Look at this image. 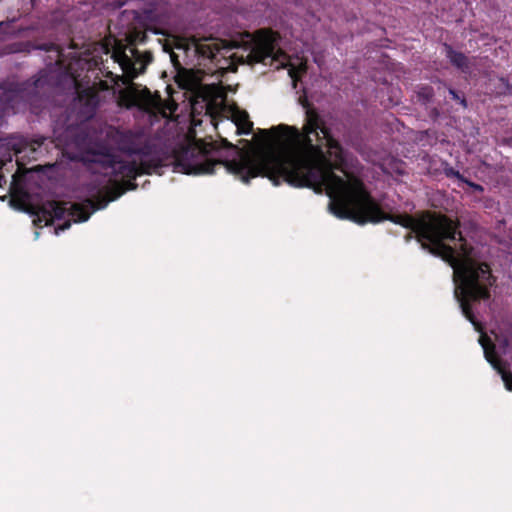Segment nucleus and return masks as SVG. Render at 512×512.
Wrapping results in <instances>:
<instances>
[{
	"label": "nucleus",
	"instance_id": "obj_11",
	"mask_svg": "<svg viewBox=\"0 0 512 512\" xmlns=\"http://www.w3.org/2000/svg\"><path fill=\"white\" fill-rule=\"evenodd\" d=\"M443 49L446 58L452 66L460 70L462 73L470 72L471 62L468 56L463 52L454 50V48L448 43L443 44Z\"/></svg>",
	"mask_w": 512,
	"mask_h": 512
},
{
	"label": "nucleus",
	"instance_id": "obj_17",
	"mask_svg": "<svg viewBox=\"0 0 512 512\" xmlns=\"http://www.w3.org/2000/svg\"><path fill=\"white\" fill-rule=\"evenodd\" d=\"M253 129V123L248 119V117L246 116V118L241 121L240 123L237 124V130H236V133L241 135V134H250L251 131Z\"/></svg>",
	"mask_w": 512,
	"mask_h": 512
},
{
	"label": "nucleus",
	"instance_id": "obj_5",
	"mask_svg": "<svg viewBox=\"0 0 512 512\" xmlns=\"http://www.w3.org/2000/svg\"><path fill=\"white\" fill-rule=\"evenodd\" d=\"M8 100L14 113L29 110L39 115L47 103V80L39 77L22 83L8 96Z\"/></svg>",
	"mask_w": 512,
	"mask_h": 512
},
{
	"label": "nucleus",
	"instance_id": "obj_24",
	"mask_svg": "<svg viewBox=\"0 0 512 512\" xmlns=\"http://www.w3.org/2000/svg\"><path fill=\"white\" fill-rule=\"evenodd\" d=\"M4 184H6V178L0 174V187H3Z\"/></svg>",
	"mask_w": 512,
	"mask_h": 512
},
{
	"label": "nucleus",
	"instance_id": "obj_4",
	"mask_svg": "<svg viewBox=\"0 0 512 512\" xmlns=\"http://www.w3.org/2000/svg\"><path fill=\"white\" fill-rule=\"evenodd\" d=\"M277 39L276 33L271 30H259L256 32L255 37L244 42L242 52H234L227 55L231 48H223L224 53L220 50L217 52L210 51L209 57L213 60L217 59L220 54L223 57H228L232 60L233 64H248L255 65L258 63L266 64L267 60L271 63L279 60L285 54L280 50H276Z\"/></svg>",
	"mask_w": 512,
	"mask_h": 512
},
{
	"label": "nucleus",
	"instance_id": "obj_19",
	"mask_svg": "<svg viewBox=\"0 0 512 512\" xmlns=\"http://www.w3.org/2000/svg\"><path fill=\"white\" fill-rule=\"evenodd\" d=\"M449 94L451 96V98L455 101H459V103L463 106V107H467V101L465 99V97L463 95H460L458 91H456L455 89L453 88H450L449 89Z\"/></svg>",
	"mask_w": 512,
	"mask_h": 512
},
{
	"label": "nucleus",
	"instance_id": "obj_27",
	"mask_svg": "<svg viewBox=\"0 0 512 512\" xmlns=\"http://www.w3.org/2000/svg\"><path fill=\"white\" fill-rule=\"evenodd\" d=\"M13 182L16 180V174H14L13 176Z\"/></svg>",
	"mask_w": 512,
	"mask_h": 512
},
{
	"label": "nucleus",
	"instance_id": "obj_8",
	"mask_svg": "<svg viewBox=\"0 0 512 512\" xmlns=\"http://www.w3.org/2000/svg\"><path fill=\"white\" fill-rule=\"evenodd\" d=\"M479 342L483 347L484 357L487 362L501 375L506 389L512 391V372L509 370L510 364L498 357L495 345L486 335H481Z\"/></svg>",
	"mask_w": 512,
	"mask_h": 512
},
{
	"label": "nucleus",
	"instance_id": "obj_2",
	"mask_svg": "<svg viewBox=\"0 0 512 512\" xmlns=\"http://www.w3.org/2000/svg\"><path fill=\"white\" fill-rule=\"evenodd\" d=\"M387 220L409 229L407 240L414 234L423 249L441 257L453 268L457 283L455 294L462 313L480 331L482 327L476 320L471 302L489 299L495 278L487 263H479L471 258L472 248L459 230V222L431 211L422 212L417 217L386 212Z\"/></svg>",
	"mask_w": 512,
	"mask_h": 512
},
{
	"label": "nucleus",
	"instance_id": "obj_16",
	"mask_svg": "<svg viewBox=\"0 0 512 512\" xmlns=\"http://www.w3.org/2000/svg\"><path fill=\"white\" fill-rule=\"evenodd\" d=\"M443 173L448 178H457L459 181H464V176L452 166H450L447 162L443 164Z\"/></svg>",
	"mask_w": 512,
	"mask_h": 512
},
{
	"label": "nucleus",
	"instance_id": "obj_20",
	"mask_svg": "<svg viewBox=\"0 0 512 512\" xmlns=\"http://www.w3.org/2000/svg\"><path fill=\"white\" fill-rule=\"evenodd\" d=\"M463 183H465L466 185H468L470 188H472L474 191L476 192H479V193H482L484 191V188L482 185L480 184H477L475 182H472L470 181L469 179L467 178H464V181Z\"/></svg>",
	"mask_w": 512,
	"mask_h": 512
},
{
	"label": "nucleus",
	"instance_id": "obj_1",
	"mask_svg": "<svg viewBox=\"0 0 512 512\" xmlns=\"http://www.w3.org/2000/svg\"><path fill=\"white\" fill-rule=\"evenodd\" d=\"M278 131H286L291 142L281 152L254 156L223 138L220 143L200 139L174 150V169L187 175H208L216 166H224L245 184L261 176L278 186L283 179L291 186L311 188L316 193L325 190L331 212L340 219L358 224L384 220V211L359 178L349 173H345L346 178L335 174V170H342L339 163L343 161V147L316 109L306 110L301 130L280 124L270 130L260 129L259 134L270 142V134Z\"/></svg>",
	"mask_w": 512,
	"mask_h": 512
},
{
	"label": "nucleus",
	"instance_id": "obj_21",
	"mask_svg": "<svg viewBox=\"0 0 512 512\" xmlns=\"http://www.w3.org/2000/svg\"><path fill=\"white\" fill-rule=\"evenodd\" d=\"M70 226H71V222H70V220H67L61 226H59V229L64 231V230L70 228Z\"/></svg>",
	"mask_w": 512,
	"mask_h": 512
},
{
	"label": "nucleus",
	"instance_id": "obj_9",
	"mask_svg": "<svg viewBox=\"0 0 512 512\" xmlns=\"http://www.w3.org/2000/svg\"><path fill=\"white\" fill-rule=\"evenodd\" d=\"M135 180L125 179L123 182L116 181L111 186L106 187L105 194H99L95 200L88 201L91 204L92 211L104 209L109 202L117 200L127 190H135L138 186Z\"/></svg>",
	"mask_w": 512,
	"mask_h": 512
},
{
	"label": "nucleus",
	"instance_id": "obj_14",
	"mask_svg": "<svg viewBox=\"0 0 512 512\" xmlns=\"http://www.w3.org/2000/svg\"><path fill=\"white\" fill-rule=\"evenodd\" d=\"M494 88L498 95H512V83L506 77L497 78Z\"/></svg>",
	"mask_w": 512,
	"mask_h": 512
},
{
	"label": "nucleus",
	"instance_id": "obj_10",
	"mask_svg": "<svg viewBox=\"0 0 512 512\" xmlns=\"http://www.w3.org/2000/svg\"><path fill=\"white\" fill-rule=\"evenodd\" d=\"M119 150L129 156L140 155L147 157L150 155V147L148 145H139L136 137L131 133H123L118 141Z\"/></svg>",
	"mask_w": 512,
	"mask_h": 512
},
{
	"label": "nucleus",
	"instance_id": "obj_22",
	"mask_svg": "<svg viewBox=\"0 0 512 512\" xmlns=\"http://www.w3.org/2000/svg\"><path fill=\"white\" fill-rule=\"evenodd\" d=\"M510 345V340L508 338H504L502 341H501V346L506 349L508 348Z\"/></svg>",
	"mask_w": 512,
	"mask_h": 512
},
{
	"label": "nucleus",
	"instance_id": "obj_15",
	"mask_svg": "<svg viewBox=\"0 0 512 512\" xmlns=\"http://www.w3.org/2000/svg\"><path fill=\"white\" fill-rule=\"evenodd\" d=\"M15 22V19H12L10 21H2L0 22V31L5 33V34H10V35H18V34H21L22 32L26 31L28 28H18V29H14L13 28V23Z\"/></svg>",
	"mask_w": 512,
	"mask_h": 512
},
{
	"label": "nucleus",
	"instance_id": "obj_28",
	"mask_svg": "<svg viewBox=\"0 0 512 512\" xmlns=\"http://www.w3.org/2000/svg\"><path fill=\"white\" fill-rule=\"evenodd\" d=\"M385 67H386V70H387L388 69V61L387 60H386Z\"/></svg>",
	"mask_w": 512,
	"mask_h": 512
},
{
	"label": "nucleus",
	"instance_id": "obj_13",
	"mask_svg": "<svg viewBox=\"0 0 512 512\" xmlns=\"http://www.w3.org/2000/svg\"><path fill=\"white\" fill-rule=\"evenodd\" d=\"M46 141L45 137H38L36 139H23L20 141L19 145L15 148L16 154H21L23 152H29L31 157L36 159V153L42 147L44 142Z\"/></svg>",
	"mask_w": 512,
	"mask_h": 512
},
{
	"label": "nucleus",
	"instance_id": "obj_12",
	"mask_svg": "<svg viewBox=\"0 0 512 512\" xmlns=\"http://www.w3.org/2000/svg\"><path fill=\"white\" fill-rule=\"evenodd\" d=\"M9 50L12 53H30L32 50H42L45 52H51L56 51L57 46L56 44L51 42L34 45L31 41H20L10 44Z\"/></svg>",
	"mask_w": 512,
	"mask_h": 512
},
{
	"label": "nucleus",
	"instance_id": "obj_18",
	"mask_svg": "<svg viewBox=\"0 0 512 512\" xmlns=\"http://www.w3.org/2000/svg\"><path fill=\"white\" fill-rule=\"evenodd\" d=\"M147 39V35L143 31H135L130 35V43L134 45L136 42L143 43Z\"/></svg>",
	"mask_w": 512,
	"mask_h": 512
},
{
	"label": "nucleus",
	"instance_id": "obj_7",
	"mask_svg": "<svg viewBox=\"0 0 512 512\" xmlns=\"http://www.w3.org/2000/svg\"><path fill=\"white\" fill-rule=\"evenodd\" d=\"M104 167L110 168L111 173L115 177L123 179H136L137 176L142 174H151L157 168L162 167L160 159H142L140 163L136 161H125L114 154L103 155V161H100Z\"/></svg>",
	"mask_w": 512,
	"mask_h": 512
},
{
	"label": "nucleus",
	"instance_id": "obj_26",
	"mask_svg": "<svg viewBox=\"0 0 512 512\" xmlns=\"http://www.w3.org/2000/svg\"><path fill=\"white\" fill-rule=\"evenodd\" d=\"M289 73H290V76H291L293 79H295V71L292 69V70H290V71H289Z\"/></svg>",
	"mask_w": 512,
	"mask_h": 512
},
{
	"label": "nucleus",
	"instance_id": "obj_25",
	"mask_svg": "<svg viewBox=\"0 0 512 512\" xmlns=\"http://www.w3.org/2000/svg\"><path fill=\"white\" fill-rule=\"evenodd\" d=\"M146 29H147V30H151V31H153L155 34H158V33H159V31H158V30L153 29V28H152V27H150V26H147V27H146Z\"/></svg>",
	"mask_w": 512,
	"mask_h": 512
},
{
	"label": "nucleus",
	"instance_id": "obj_3",
	"mask_svg": "<svg viewBox=\"0 0 512 512\" xmlns=\"http://www.w3.org/2000/svg\"><path fill=\"white\" fill-rule=\"evenodd\" d=\"M132 57L126 54L125 47H118L112 53L114 63H118L123 75L114 74L98 60L89 61L86 63L87 71L83 77L80 75H73L75 86V93L78 102L91 111H95L99 105V91H106L110 88L107 81L102 80L101 77H106L114 84L120 81L123 84H129L140 73L144 72L146 66L153 60V55L150 51L140 52L136 48H131Z\"/></svg>",
	"mask_w": 512,
	"mask_h": 512
},
{
	"label": "nucleus",
	"instance_id": "obj_6",
	"mask_svg": "<svg viewBox=\"0 0 512 512\" xmlns=\"http://www.w3.org/2000/svg\"><path fill=\"white\" fill-rule=\"evenodd\" d=\"M89 200L86 199L81 203H68L56 200L47 201L39 208V215L43 218L46 225L52 224L55 219L61 220L65 216L71 217L74 222H85L94 212L92 211L91 204L88 202Z\"/></svg>",
	"mask_w": 512,
	"mask_h": 512
},
{
	"label": "nucleus",
	"instance_id": "obj_23",
	"mask_svg": "<svg viewBox=\"0 0 512 512\" xmlns=\"http://www.w3.org/2000/svg\"><path fill=\"white\" fill-rule=\"evenodd\" d=\"M422 95H423L424 97H426V98L431 97V95H432V94H431V88H425V89H424V91H423V93H422Z\"/></svg>",
	"mask_w": 512,
	"mask_h": 512
}]
</instances>
